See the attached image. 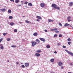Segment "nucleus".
<instances>
[{
  "label": "nucleus",
  "mask_w": 73,
  "mask_h": 73,
  "mask_svg": "<svg viewBox=\"0 0 73 73\" xmlns=\"http://www.w3.org/2000/svg\"><path fill=\"white\" fill-rule=\"evenodd\" d=\"M23 17H25V16H23Z\"/></svg>",
  "instance_id": "nucleus-60"
},
{
  "label": "nucleus",
  "mask_w": 73,
  "mask_h": 73,
  "mask_svg": "<svg viewBox=\"0 0 73 73\" xmlns=\"http://www.w3.org/2000/svg\"><path fill=\"white\" fill-rule=\"evenodd\" d=\"M11 1H13V2H14V0H10Z\"/></svg>",
  "instance_id": "nucleus-51"
},
{
  "label": "nucleus",
  "mask_w": 73,
  "mask_h": 73,
  "mask_svg": "<svg viewBox=\"0 0 73 73\" xmlns=\"http://www.w3.org/2000/svg\"><path fill=\"white\" fill-rule=\"evenodd\" d=\"M70 25V27H72V26L70 25Z\"/></svg>",
  "instance_id": "nucleus-59"
},
{
  "label": "nucleus",
  "mask_w": 73,
  "mask_h": 73,
  "mask_svg": "<svg viewBox=\"0 0 73 73\" xmlns=\"http://www.w3.org/2000/svg\"><path fill=\"white\" fill-rule=\"evenodd\" d=\"M62 47H63V48H66V46H63Z\"/></svg>",
  "instance_id": "nucleus-43"
},
{
  "label": "nucleus",
  "mask_w": 73,
  "mask_h": 73,
  "mask_svg": "<svg viewBox=\"0 0 73 73\" xmlns=\"http://www.w3.org/2000/svg\"><path fill=\"white\" fill-rule=\"evenodd\" d=\"M53 73H54V72H53Z\"/></svg>",
  "instance_id": "nucleus-64"
},
{
  "label": "nucleus",
  "mask_w": 73,
  "mask_h": 73,
  "mask_svg": "<svg viewBox=\"0 0 73 73\" xmlns=\"http://www.w3.org/2000/svg\"><path fill=\"white\" fill-rule=\"evenodd\" d=\"M3 40V39L1 38V39H0V42H1V41Z\"/></svg>",
  "instance_id": "nucleus-47"
},
{
  "label": "nucleus",
  "mask_w": 73,
  "mask_h": 73,
  "mask_svg": "<svg viewBox=\"0 0 73 73\" xmlns=\"http://www.w3.org/2000/svg\"><path fill=\"white\" fill-rule=\"evenodd\" d=\"M2 44H1L0 45L1 46H2Z\"/></svg>",
  "instance_id": "nucleus-62"
},
{
  "label": "nucleus",
  "mask_w": 73,
  "mask_h": 73,
  "mask_svg": "<svg viewBox=\"0 0 73 73\" xmlns=\"http://www.w3.org/2000/svg\"><path fill=\"white\" fill-rule=\"evenodd\" d=\"M20 1V0H16L15 1V2L16 3H18Z\"/></svg>",
  "instance_id": "nucleus-23"
},
{
  "label": "nucleus",
  "mask_w": 73,
  "mask_h": 73,
  "mask_svg": "<svg viewBox=\"0 0 73 73\" xmlns=\"http://www.w3.org/2000/svg\"><path fill=\"white\" fill-rule=\"evenodd\" d=\"M17 6H18V7H21V5L20 4V5H17Z\"/></svg>",
  "instance_id": "nucleus-44"
},
{
  "label": "nucleus",
  "mask_w": 73,
  "mask_h": 73,
  "mask_svg": "<svg viewBox=\"0 0 73 73\" xmlns=\"http://www.w3.org/2000/svg\"><path fill=\"white\" fill-rule=\"evenodd\" d=\"M24 4H26V5L28 4V2H27V1L25 2Z\"/></svg>",
  "instance_id": "nucleus-36"
},
{
  "label": "nucleus",
  "mask_w": 73,
  "mask_h": 73,
  "mask_svg": "<svg viewBox=\"0 0 73 73\" xmlns=\"http://www.w3.org/2000/svg\"><path fill=\"white\" fill-rule=\"evenodd\" d=\"M28 5H29L30 6H31V7H32L33 5H32V4L31 3H29Z\"/></svg>",
  "instance_id": "nucleus-15"
},
{
  "label": "nucleus",
  "mask_w": 73,
  "mask_h": 73,
  "mask_svg": "<svg viewBox=\"0 0 73 73\" xmlns=\"http://www.w3.org/2000/svg\"><path fill=\"white\" fill-rule=\"evenodd\" d=\"M35 56L37 57H39V56H40V54L38 53H36L35 54Z\"/></svg>",
  "instance_id": "nucleus-10"
},
{
  "label": "nucleus",
  "mask_w": 73,
  "mask_h": 73,
  "mask_svg": "<svg viewBox=\"0 0 73 73\" xmlns=\"http://www.w3.org/2000/svg\"><path fill=\"white\" fill-rule=\"evenodd\" d=\"M70 65H73V64H72V63H70Z\"/></svg>",
  "instance_id": "nucleus-50"
},
{
  "label": "nucleus",
  "mask_w": 73,
  "mask_h": 73,
  "mask_svg": "<svg viewBox=\"0 0 73 73\" xmlns=\"http://www.w3.org/2000/svg\"><path fill=\"white\" fill-rule=\"evenodd\" d=\"M57 53V52L56 51H54V53H55V54Z\"/></svg>",
  "instance_id": "nucleus-53"
},
{
  "label": "nucleus",
  "mask_w": 73,
  "mask_h": 73,
  "mask_svg": "<svg viewBox=\"0 0 73 73\" xmlns=\"http://www.w3.org/2000/svg\"><path fill=\"white\" fill-rule=\"evenodd\" d=\"M0 48L1 49H4V47L3 46H1Z\"/></svg>",
  "instance_id": "nucleus-37"
},
{
  "label": "nucleus",
  "mask_w": 73,
  "mask_h": 73,
  "mask_svg": "<svg viewBox=\"0 0 73 73\" xmlns=\"http://www.w3.org/2000/svg\"><path fill=\"white\" fill-rule=\"evenodd\" d=\"M58 36H57V35L56 34L54 35V37H57Z\"/></svg>",
  "instance_id": "nucleus-29"
},
{
  "label": "nucleus",
  "mask_w": 73,
  "mask_h": 73,
  "mask_svg": "<svg viewBox=\"0 0 73 73\" xmlns=\"http://www.w3.org/2000/svg\"><path fill=\"white\" fill-rule=\"evenodd\" d=\"M64 68V67H63V66H62L61 67V69H62Z\"/></svg>",
  "instance_id": "nucleus-46"
},
{
  "label": "nucleus",
  "mask_w": 73,
  "mask_h": 73,
  "mask_svg": "<svg viewBox=\"0 0 73 73\" xmlns=\"http://www.w3.org/2000/svg\"><path fill=\"white\" fill-rule=\"evenodd\" d=\"M41 52V50H38L36 51V52H37V53H40Z\"/></svg>",
  "instance_id": "nucleus-21"
},
{
  "label": "nucleus",
  "mask_w": 73,
  "mask_h": 73,
  "mask_svg": "<svg viewBox=\"0 0 73 73\" xmlns=\"http://www.w3.org/2000/svg\"><path fill=\"white\" fill-rule=\"evenodd\" d=\"M73 2H70L69 3V6L70 7H72L73 6Z\"/></svg>",
  "instance_id": "nucleus-8"
},
{
  "label": "nucleus",
  "mask_w": 73,
  "mask_h": 73,
  "mask_svg": "<svg viewBox=\"0 0 73 73\" xmlns=\"http://www.w3.org/2000/svg\"><path fill=\"white\" fill-rule=\"evenodd\" d=\"M36 20L37 21H38V22H39V21H40V20L38 19H37Z\"/></svg>",
  "instance_id": "nucleus-45"
},
{
  "label": "nucleus",
  "mask_w": 73,
  "mask_h": 73,
  "mask_svg": "<svg viewBox=\"0 0 73 73\" xmlns=\"http://www.w3.org/2000/svg\"><path fill=\"white\" fill-rule=\"evenodd\" d=\"M68 45H70V44H71V42H68Z\"/></svg>",
  "instance_id": "nucleus-39"
},
{
  "label": "nucleus",
  "mask_w": 73,
  "mask_h": 73,
  "mask_svg": "<svg viewBox=\"0 0 73 73\" xmlns=\"http://www.w3.org/2000/svg\"><path fill=\"white\" fill-rule=\"evenodd\" d=\"M54 58H52L51 59L50 61L52 62H54Z\"/></svg>",
  "instance_id": "nucleus-18"
},
{
  "label": "nucleus",
  "mask_w": 73,
  "mask_h": 73,
  "mask_svg": "<svg viewBox=\"0 0 73 73\" xmlns=\"http://www.w3.org/2000/svg\"><path fill=\"white\" fill-rule=\"evenodd\" d=\"M58 65L59 66H62V63L61 62H58Z\"/></svg>",
  "instance_id": "nucleus-6"
},
{
  "label": "nucleus",
  "mask_w": 73,
  "mask_h": 73,
  "mask_svg": "<svg viewBox=\"0 0 73 73\" xmlns=\"http://www.w3.org/2000/svg\"><path fill=\"white\" fill-rule=\"evenodd\" d=\"M67 40L68 41H71V39L70 38H68Z\"/></svg>",
  "instance_id": "nucleus-35"
},
{
  "label": "nucleus",
  "mask_w": 73,
  "mask_h": 73,
  "mask_svg": "<svg viewBox=\"0 0 73 73\" xmlns=\"http://www.w3.org/2000/svg\"><path fill=\"white\" fill-rule=\"evenodd\" d=\"M36 42H38V43H40V40H38V39H37L36 40Z\"/></svg>",
  "instance_id": "nucleus-20"
},
{
  "label": "nucleus",
  "mask_w": 73,
  "mask_h": 73,
  "mask_svg": "<svg viewBox=\"0 0 73 73\" xmlns=\"http://www.w3.org/2000/svg\"><path fill=\"white\" fill-rule=\"evenodd\" d=\"M22 41L24 42V41L25 40H24V39H22Z\"/></svg>",
  "instance_id": "nucleus-55"
},
{
  "label": "nucleus",
  "mask_w": 73,
  "mask_h": 73,
  "mask_svg": "<svg viewBox=\"0 0 73 73\" xmlns=\"http://www.w3.org/2000/svg\"><path fill=\"white\" fill-rule=\"evenodd\" d=\"M25 23H30V24L31 23V22L28 20H25Z\"/></svg>",
  "instance_id": "nucleus-14"
},
{
  "label": "nucleus",
  "mask_w": 73,
  "mask_h": 73,
  "mask_svg": "<svg viewBox=\"0 0 73 73\" xmlns=\"http://www.w3.org/2000/svg\"><path fill=\"white\" fill-rule=\"evenodd\" d=\"M55 32L56 33H60V31H58L57 30H55Z\"/></svg>",
  "instance_id": "nucleus-27"
},
{
  "label": "nucleus",
  "mask_w": 73,
  "mask_h": 73,
  "mask_svg": "<svg viewBox=\"0 0 73 73\" xmlns=\"http://www.w3.org/2000/svg\"><path fill=\"white\" fill-rule=\"evenodd\" d=\"M48 21L49 22V23H50V22H53L54 21L53 20L50 19H49L48 20Z\"/></svg>",
  "instance_id": "nucleus-16"
},
{
  "label": "nucleus",
  "mask_w": 73,
  "mask_h": 73,
  "mask_svg": "<svg viewBox=\"0 0 73 73\" xmlns=\"http://www.w3.org/2000/svg\"><path fill=\"white\" fill-rule=\"evenodd\" d=\"M71 19V17H70V16H69L67 17V19Z\"/></svg>",
  "instance_id": "nucleus-34"
},
{
  "label": "nucleus",
  "mask_w": 73,
  "mask_h": 73,
  "mask_svg": "<svg viewBox=\"0 0 73 73\" xmlns=\"http://www.w3.org/2000/svg\"><path fill=\"white\" fill-rule=\"evenodd\" d=\"M58 29L57 28H56L55 29H50V31H57Z\"/></svg>",
  "instance_id": "nucleus-7"
},
{
  "label": "nucleus",
  "mask_w": 73,
  "mask_h": 73,
  "mask_svg": "<svg viewBox=\"0 0 73 73\" xmlns=\"http://www.w3.org/2000/svg\"><path fill=\"white\" fill-rule=\"evenodd\" d=\"M25 67H28L29 65V63H25Z\"/></svg>",
  "instance_id": "nucleus-3"
},
{
  "label": "nucleus",
  "mask_w": 73,
  "mask_h": 73,
  "mask_svg": "<svg viewBox=\"0 0 73 73\" xmlns=\"http://www.w3.org/2000/svg\"><path fill=\"white\" fill-rule=\"evenodd\" d=\"M25 7H27V8H28V7L27 6H25Z\"/></svg>",
  "instance_id": "nucleus-58"
},
{
  "label": "nucleus",
  "mask_w": 73,
  "mask_h": 73,
  "mask_svg": "<svg viewBox=\"0 0 73 73\" xmlns=\"http://www.w3.org/2000/svg\"><path fill=\"white\" fill-rule=\"evenodd\" d=\"M38 34L36 33H35L33 34V35L34 36H37Z\"/></svg>",
  "instance_id": "nucleus-17"
},
{
  "label": "nucleus",
  "mask_w": 73,
  "mask_h": 73,
  "mask_svg": "<svg viewBox=\"0 0 73 73\" xmlns=\"http://www.w3.org/2000/svg\"><path fill=\"white\" fill-rule=\"evenodd\" d=\"M12 48H15L16 47V46L12 45L11 46Z\"/></svg>",
  "instance_id": "nucleus-40"
},
{
  "label": "nucleus",
  "mask_w": 73,
  "mask_h": 73,
  "mask_svg": "<svg viewBox=\"0 0 73 73\" xmlns=\"http://www.w3.org/2000/svg\"><path fill=\"white\" fill-rule=\"evenodd\" d=\"M55 9H57L58 10H60V8L59 7H58L56 6L55 7Z\"/></svg>",
  "instance_id": "nucleus-11"
},
{
  "label": "nucleus",
  "mask_w": 73,
  "mask_h": 73,
  "mask_svg": "<svg viewBox=\"0 0 73 73\" xmlns=\"http://www.w3.org/2000/svg\"><path fill=\"white\" fill-rule=\"evenodd\" d=\"M59 25L60 26V27H62V24L61 23H60L59 24Z\"/></svg>",
  "instance_id": "nucleus-33"
},
{
  "label": "nucleus",
  "mask_w": 73,
  "mask_h": 73,
  "mask_svg": "<svg viewBox=\"0 0 73 73\" xmlns=\"http://www.w3.org/2000/svg\"><path fill=\"white\" fill-rule=\"evenodd\" d=\"M21 65H23V63H21Z\"/></svg>",
  "instance_id": "nucleus-57"
},
{
  "label": "nucleus",
  "mask_w": 73,
  "mask_h": 73,
  "mask_svg": "<svg viewBox=\"0 0 73 73\" xmlns=\"http://www.w3.org/2000/svg\"><path fill=\"white\" fill-rule=\"evenodd\" d=\"M7 40L8 41H10V40H11V38H7Z\"/></svg>",
  "instance_id": "nucleus-30"
},
{
  "label": "nucleus",
  "mask_w": 73,
  "mask_h": 73,
  "mask_svg": "<svg viewBox=\"0 0 73 73\" xmlns=\"http://www.w3.org/2000/svg\"><path fill=\"white\" fill-rule=\"evenodd\" d=\"M19 24H23V23L21 22H19Z\"/></svg>",
  "instance_id": "nucleus-49"
},
{
  "label": "nucleus",
  "mask_w": 73,
  "mask_h": 73,
  "mask_svg": "<svg viewBox=\"0 0 73 73\" xmlns=\"http://www.w3.org/2000/svg\"><path fill=\"white\" fill-rule=\"evenodd\" d=\"M10 25H11V26H13V25H14V23H13V22L10 23Z\"/></svg>",
  "instance_id": "nucleus-22"
},
{
  "label": "nucleus",
  "mask_w": 73,
  "mask_h": 73,
  "mask_svg": "<svg viewBox=\"0 0 73 73\" xmlns=\"http://www.w3.org/2000/svg\"><path fill=\"white\" fill-rule=\"evenodd\" d=\"M57 45L58 46H60V45H61V44L60 43H58L57 44Z\"/></svg>",
  "instance_id": "nucleus-38"
},
{
  "label": "nucleus",
  "mask_w": 73,
  "mask_h": 73,
  "mask_svg": "<svg viewBox=\"0 0 73 73\" xmlns=\"http://www.w3.org/2000/svg\"><path fill=\"white\" fill-rule=\"evenodd\" d=\"M40 40L42 41H43V42H45V39L44 38H40Z\"/></svg>",
  "instance_id": "nucleus-4"
},
{
  "label": "nucleus",
  "mask_w": 73,
  "mask_h": 73,
  "mask_svg": "<svg viewBox=\"0 0 73 73\" xmlns=\"http://www.w3.org/2000/svg\"><path fill=\"white\" fill-rule=\"evenodd\" d=\"M0 11L1 12H5V9H1Z\"/></svg>",
  "instance_id": "nucleus-13"
},
{
  "label": "nucleus",
  "mask_w": 73,
  "mask_h": 73,
  "mask_svg": "<svg viewBox=\"0 0 73 73\" xmlns=\"http://www.w3.org/2000/svg\"><path fill=\"white\" fill-rule=\"evenodd\" d=\"M14 32H17V30L16 29H15L14 30Z\"/></svg>",
  "instance_id": "nucleus-31"
},
{
  "label": "nucleus",
  "mask_w": 73,
  "mask_h": 73,
  "mask_svg": "<svg viewBox=\"0 0 73 73\" xmlns=\"http://www.w3.org/2000/svg\"><path fill=\"white\" fill-rule=\"evenodd\" d=\"M16 64H19V62H16Z\"/></svg>",
  "instance_id": "nucleus-54"
},
{
  "label": "nucleus",
  "mask_w": 73,
  "mask_h": 73,
  "mask_svg": "<svg viewBox=\"0 0 73 73\" xmlns=\"http://www.w3.org/2000/svg\"><path fill=\"white\" fill-rule=\"evenodd\" d=\"M50 46L48 45H47L46 46V47L47 48H50Z\"/></svg>",
  "instance_id": "nucleus-25"
},
{
  "label": "nucleus",
  "mask_w": 73,
  "mask_h": 73,
  "mask_svg": "<svg viewBox=\"0 0 73 73\" xmlns=\"http://www.w3.org/2000/svg\"><path fill=\"white\" fill-rule=\"evenodd\" d=\"M70 25L69 24H68V23H65L64 25V27H67V26H69Z\"/></svg>",
  "instance_id": "nucleus-12"
},
{
  "label": "nucleus",
  "mask_w": 73,
  "mask_h": 73,
  "mask_svg": "<svg viewBox=\"0 0 73 73\" xmlns=\"http://www.w3.org/2000/svg\"><path fill=\"white\" fill-rule=\"evenodd\" d=\"M68 73H71V72H68Z\"/></svg>",
  "instance_id": "nucleus-61"
},
{
  "label": "nucleus",
  "mask_w": 73,
  "mask_h": 73,
  "mask_svg": "<svg viewBox=\"0 0 73 73\" xmlns=\"http://www.w3.org/2000/svg\"><path fill=\"white\" fill-rule=\"evenodd\" d=\"M52 7L54 8V9H55V8L56 7V5L54 4H52Z\"/></svg>",
  "instance_id": "nucleus-9"
},
{
  "label": "nucleus",
  "mask_w": 73,
  "mask_h": 73,
  "mask_svg": "<svg viewBox=\"0 0 73 73\" xmlns=\"http://www.w3.org/2000/svg\"><path fill=\"white\" fill-rule=\"evenodd\" d=\"M62 37V35L61 34H60L59 35V37Z\"/></svg>",
  "instance_id": "nucleus-28"
},
{
  "label": "nucleus",
  "mask_w": 73,
  "mask_h": 73,
  "mask_svg": "<svg viewBox=\"0 0 73 73\" xmlns=\"http://www.w3.org/2000/svg\"><path fill=\"white\" fill-rule=\"evenodd\" d=\"M68 22H70V21H71V20L70 19H68Z\"/></svg>",
  "instance_id": "nucleus-48"
},
{
  "label": "nucleus",
  "mask_w": 73,
  "mask_h": 73,
  "mask_svg": "<svg viewBox=\"0 0 73 73\" xmlns=\"http://www.w3.org/2000/svg\"><path fill=\"white\" fill-rule=\"evenodd\" d=\"M44 31L45 32H47V30H44Z\"/></svg>",
  "instance_id": "nucleus-52"
},
{
  "label": "nucleus",
  "mask_w": 73,
  "mask_h": 73,
  "mask_svg": "<svg viewBox=\"0 0 73 73\" xmlns=\"http://www.w3.org/2000/svg\"><path fill=\"white\" fill-rule=\"evenodd\" d=\"M31 43L33 46H35L37 44V43L35 41L31 42Z\"/></svg>",
  "instance_id": "nucleus-2"
},
{
  "label": "nucleus",
  "mask_w": 73,
  "mask_h": 73,
  "mask_svg": "<svg viewBox=\"0 0 73 73\" xmlns=\"http://www.w3.org/2000/svg\"><path fill=\"white\" fill-rule=\"evenodd\" d=\"M37 18H38V19H42V18H41V17H40L38 16H37Z\"/></svg>",
  "instance_id": "nucleus-19"
},
{
  "label": "nucleus",
  "mask_w": 73,
  "mask_h": 73,
  "mask_svg": "<svg viewBox=\"0 0 73 73\" xmlns=\"http://www.w3.org/2000/svg\"><path fill=\"white\" fill-rule=\"evenodd\" d=\"M22 68H25V66L24 65H22L21 66Z\"/></svg>",
  "instance_id": "nucleus-42"
},
{
  "label": "nucleus",
  "mask_w": 73,
  "mask_h": 73,
  "mask_svg": "<svg viewBox=\"0 0 73 73\" xmlns=\"http://www.w3.org/2000/svg\"><path fill=\"white\" fill-rule=\"evenodd\" d=\"M40 5L41 7H45V4L43 3H41Z\"/></svg>",
  "instance_id": "nucleus-5"
},
{
  "label": "nucleus",
  "mask_w": 73,
  "mask_h": 73,
  "mask_svg": "<svg viewBox=\"0 0 73 73\" xmlns=\"http://www.w3.org/2000/svg\"><path fill=\"white\" fill-rule=\"evenodd\" d=\"M13 17H12V16H10L9 17V19H13Z\"/></svg>",
  "instance_id": "nucleus-26"
},
{
  "label": "nucleus",
  "mask_w": 73,
  "mask_h": 73,
  "mask_svg": "<svg viewBox=\"0 0 73 73\" xmlns=\"http://www.w3.org/2000/svg\"><path fill=\"white\" fill-rule=\"evenodd\" d=\"M23 1H21V4H22V5H23Z\"/></svg>",
  "instance_id": "nucleus-41"
},
{
  "label": "nucleus",
  "mask_w": 73,
  "mask_h": 73,
  "mask_svg": "<svg viewBox=\"0 0 73 73\" xmlns=\"http://www.w3.org/2000/svg\"><path fill=\"white\" fill-rule=\"evenodd\" d=\"M7 33H4L3 34V35L4 36H6V35H7Z\"/></svg>",
  "instance_id": "nucleus-32"
},
{
  "label": "nucleus",
  "mask_w": 73,
  "mask_h": 73,
  "mask_svg": "<svg viewBox=\"0 0 73 73\" xmlns=\"http://www.w3.org/2000/svg\"><path fill=\"white\" fill-rule=\"evenodd\" d=\"M72 29H73V27H72Z\"/></svg>",
  "instance_id": "nucleus-63"
},
{
  "label": "nucleus",
  "mask_w": 73,
  "mask_h": 73,
  "mask_svg": "<svg viewBox=\"0 0 73 73\" xmlns=\"http://www.w3.org/2000/svg\"><path fill=\"white\" fill-rule=\"evenodd\" d=\"M65 51L67 52L69 54H70L71 56H73V53H72V52H70L68 51L67 50H65Z\"/></svg>",
  "instance_id": "nucleus-1"
},
{
  "label": "nucleus",
  "mask_w": 73,
  "mask_h": 73,
  "mask_svg": "<svg viewBox=\"0 0 73 73\" xmlns=\"http://www.w3.org/2000/svg\"><path fill=\"white\" fill-rule=\"evenodd\" d=\"M7 62H9V60H7Z\"/></svg>",
  "instance_id": "nucleus-56"
},
{
  "label": "nucleus",
  "mask_w": 73,
  "mask_h": 73,
  "mask_svg": "<svg viewBox=\"0 0 73 73\" xmlns=\"http://www.w3.org/2000/svg\"><path fill=\"white\" fill-rule=\"evenodd\" d=\"M8 13H11L12 12V11H11L10 9H9L8 10Z\"/></svg>",
  "instance_id": "nucleus-24"
}]
</instances>
